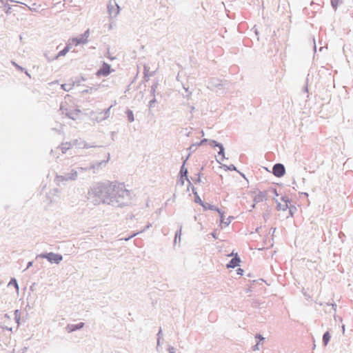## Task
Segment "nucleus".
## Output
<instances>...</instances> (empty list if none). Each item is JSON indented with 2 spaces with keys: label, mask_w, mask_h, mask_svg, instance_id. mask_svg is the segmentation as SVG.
I'll return each mask as SVG.
<instances>
[{
  "label": "nucleus",
  "mask_w": 353,
  "mask_h": 353,
  "mask_svg": "<svg viewBox=\"0 0 353 353\" xmlns=\"http://www.w3.org/2000/svg\"><path fill=\"white\" fill-rule=\"evenodd\" d=\"M179 174H188V170L184 165H181Z\"/></svg>",
  "instance_id": "34"
},
{
  "label": "nucleus",
  "mask_w": 353,
  "mask_h": 353,
  "mask_svg": "<svg viewBox=\"0 0 353 353\" xmlns=\"http://www.w3.org/2000/svg\"><path fill=\"white\" fill-rule=\"evenodd\" d=\"M112 71L114 70L111 69L110 65L103 61L100 69L97 70V75L107 77L112 72Z\"/></svg>",
  "instance_id": "7"
},
{
  "label": "nucleus",
  "mask_w": 353,
  "mask_h": 353,
  "mask_svg": "<svg viewBox=\"0 0 353 353\" xmlns=\"http://www.w3.org/2000/svg\"><path fill=\"white\" fill-rule=\"evenodd\" d=\"M272 174L276 177H282L285 174V168L283 164L277 163L272 167Z\"/></svg>",
  "instance_id": "5"
},
{
  "label": "nucleus",
  "mask_w": 353,
  "mask_h": 353,
  "mask_svg": "<svg viewBox=\"0 0 353 353\" xmlns=\"http://www.w3.org/2000/svg\"><path fill=\"white\" fill-rule=\"evenodd\" d=\"M210 140H211V139H205H205H201V140L200 141V143H201L202 145H203V144H205V143H210Z\"/></svg>",
  "instance_id": "54"
},
{
  "label": "nucleus",
  "mask_w": 353,
  "mask_h": 353,
  "mask_svg": "<svg viewBox=\"0 0 353 353\" xmlns=\"http://www.w3.org/2000/svg\"><path fill=\"white\" fill-rule=\"evenodd\" d=\"M209 87L217 88H223L225 83L223 81L217 79H212L208 83Z\"/></svg>",
  "instance_id": "14"
},
{
  "label": "nucleus",
  "mask_w": 353,
  "mask_h": 353,
  "mask_svg": "<svg viewBox=\"0 0 353 353\" xmlns=\"http://www.w3.org/2000/svg\"><path fill=\"white\" fill-rule=\"evenodd\" d=\"M108 11L110 16L117 17L120 11V6L115 0H110L108 4Z\"/></svg>",
  "instance_id": "6"
},
{
  "label": "nucleus",
  "mask_w": 353,
  "mask_h": 353,
  "mask_svg": "<svg viewBox=\"0 0 353 353\" xmlns=\"http://www.w3.org/2000/svg\"><path fill=\"white\" fill-rule=\"evenodd\" d=\"M125 114L129 122L132 123L134 121V113L131 110L127 109L125 111Z\"/></svg>",
  "instance_id": "24"
},
{
  "label": "nucleus",
  "mask_w": 353,
  "mask_h": 353,
  "mask_svg": "<svg viewBox=\"0 0 353 353\" xmlns=\"http://www.w3.org/2000/svg\"><path fill=\"white\" fill-rule=\"evenodd\" d=\"M152 226V224L150 223H148L143 230H141L140 232H133L131 235H130L128 237H125V241H128L130 240V239H132V237L137 236L138 234L139 233H141V232H145V230H147L148 229H149L150 227Z\"/></svg>",
  "instance_id": "18"
},
{
  "label": "nucleus",
  "mask_w": 353,
  "mask_h": 353,
  "mask_svg": "<svg viewBox=\"0 0 353 353\" xmlns=\"http://www.w3.org/2000/svg\"><path fill=\"white\" fill-rule=\"evenodd\" d=\"M269 213H263V217L265 221L269 219Z\"/></svg>",
  "instance_id": "58"
},
{
  "label": "nucleus",
  "mask_w": 353,
  "mask_h": 353,
  "mask_svg": "<svg viewBox=\"0 0 353 353\" xmlns=\"http://www.w3.org/2000/svg\"><path fill=\"white\" fill-rule=\"evenodd\" d=\"M259 342H257L256 345L252 347L254 351L259 350Z\"/></svg>",
  "instance_id": "60"
},
{
  "label": "nucleus",
  "mask_w": 353,
  "mask_h": 353,
  "mask_svg": "<svg viewBox=\"0 0 353 353\" xmlns=\"http://www.w3.org/2000/svg\"><path fill=\"white\" fill-rule=\"evenodd\" d=\"M218 154L221 157V159L222 161L225 159V150L224 151H221V152H218Z\"/></svg>",
  "instance_id": "53"
},
{
  "label": "nucleus",
  "mask_w": 353,
  "mask_h": 353,
  "mask_svg": "<svg viewBox=\"0 0 353 353\" xmlns=\"http://www.w3.org/2000/svg\"><path fill=\"white\" fill-rule=\"evenodd\" d=\"M194 202H195L196 203H198V204H199V205H201V206H204V203H205V202H204V201H203L201 200V199L200 198V196H199V194H194Z\"/></svg>",
  "instance_id": "32"
},
{
  "label": "nucleus",
  "mask_w": 353,
  "mask_h": 353,
  "mask_svg": "<svg viewBox=\"0 0 353 353\" xmlns=\"http://www.w3.org/2000/svg\"><path fill=\"white\" fill-rule=\"evenodd\" d=\"M210 145L212 148H219V152H221V151H224L225 150L223 145L222 143L215 141V140H210Z\"/></svg>",
  "instance_id": "17"
},
{
  "label": "nucleus",
  "mask_w": 353,
  "mask_h": 353,
  "mask_svg": "<svg viewBox=\"0 0 353 353\" xmlns=\"http://www.w3.org/2000/svg\"><path fill=\"white\" fill-rule=\"evenodd\" d=\"M202 207L204 210H213V211H219V208L214 205H212L211 203H205L204 206H202Z\"/></svg>",
  "instance_id": "23"
},
{
  "label": "nucleus",
  "mask_w": 353,
  "mask_h": 353,
  "mask_svg": "<svg viewBox=\"0 0 353 353\" xmlns=\"http://www.w3.org/2000/svg\"><path fill=\"white\" fill-rule=\"evenodd\" d=\"M331 335L328 331H326L323 335V344L326 346L330 341Z\"/></svg>",
  "instance_id": "21"
},
{
  "label": "nucleus",
  "mask_w": 353,
  "mask_h": 353,
  "mask_svg": "<svg viewBox=\"0 0 353 353\" xmlns=\"http://www.w3.org/2000/svg\"><path fill=\"white\" fill-rule=\"evenodd\" d=\"M14 319L16 321V323H17L18 324H19V321H20V313H19V311L18 310H16L14 311Z\"/></svg>",
  "instance_id": "35"
},
{
  "label": "nucleus",
  "mask_w": 353,
  "mask_h": 353,
  "mask_svg": "<svg viewBox=\"0 0 353 353\" xmlns=\"http://www.w3.org/2000/svg\"><path fill=\"white\" fill-rule=\"evenodd\" d=\"M161 334H162V330H161V328H160L159 332L157 333V347H158L160 345V341H161Z\"/></svg>",
  "instance_id": "41"
},
{
  "label": "nucleus",
  "mask_w": 353,
  "mask_h": 353,
  "mask_svg": "<svg viewBox=\"0 0 353 353\" xmlns=\"http://www.w3.org/2000/svg\"><path fill=\"white\" fill-rule=\"evenodd\" d=\"M182 224H179V229L176 231L174 239V243H176L177 239L179 241H181V236L182 234Z\"/></svg>",
  "instance_id": "19"
},
{
  "label": "nucleus",
  "mask_w": 353,
  "mask_h": 353,
  "mask_svg": "<svg viewBox=\"0 0 353 353\" xmlns=\"http://www.w3.org/2000/svg\"><path fill=\"white\" fill-rule=\"evenodd\" d=\"M92 90V88H90L89 89H85L81 91L82 94L89 93Z\"/></svg>",
  "instance_id": "57"
},
{
  "label": "nucleus",
  "mask_w": 353,
  "mask_h": 353,
  "mask_svg": "<svg viewBox=\"0 0 353 353\" xmlns=\"http://www.w3.org/2000/svg\"><path fill=\"white\" fill-rule=\"evenodd\" d=\"M2 330H8V331L12 332V327H7V326H3V327H2Z\"/></svg>",
  "instance_id": "63"
},
{
  "label": "nucleus",
  "mask_w": 353,
  "mask_h": 353,
  "mask_svg": "<svg viewBox=\"0 0 353 353\" xmlns=\"http://www.w3.org/2000/svg\"><path fill=\"white\" fill-rule=\"evenodd\" d=\"M111 108H112V105L110 107H109L108 108L105 109L103 111L99 112V114L103 115L105 117V119H108L110 117V112Z\"/></svg>",
  "instance_id": "31"
},
{
  "label": "nucleus",
  "mask_w": 353,
  "mask_h": 353,
  "mask_svg": "<svg viewBox=\"0 0 353 353\" xmlns=\"http://www.w3.org/2000/svg\"><path fill=\"white\" fill-rule=\"evenodd\" d=\"M157 102L156 97H153L150 101L148 104L149 109L150 110L154 107V104Z\"/></svg>",
  "instance_id": "36"
},
{
  "label": "nucleus",
  "mask_w": 353,
  "mask_h": 353,
  "mask_svg": "<svg viewBox=\"0 0 353 353\" xmlns=\"http://www.w3.org/2000/svg\"><path fill=\"white\" fill-rule=\"evenodd\" d=\"M88 199L94 205L107 203L115 208H123L130 203V192L123 183H99L90 188Z\"/></svg>",
  "instance_id": "1"
},
{
  "label": "nucleus",
  "mask_w": 353,
  "mask_h": 353,
  "mask_svg": "<svg viewBox=\"0 0 353 353\" xmlns=\"http://www.w3.org/2000/svg\"><path fill=\"white\" fill-rule=\"evenodd\" d=\"M90 32L87 30L83 34H81L79 37H75L72 39V42L75 43L76 46L81 43H86L88 42V38L89 37Z\"/></svg>",
  "instance_id": "9"
},
{
  "label": "nucleus",
  "mask_w": 353,
  "mask_h": 353,
  "mask_svg": "<svg viewBox=\"0 0 353 353\" xmlns=\"http://www.w3.org/2000/svg\"><path fill=\"white\" fill-rule=\"evenodd\" d=\"M143 74H144V77H143L144 80L148 81L149 80V77L154 75V72L149 73V68L147 65H144Z\"/></svg>",
  "instance_id": "20"
},
{
  "label": "nucleus",
  "mask_w": 353,
  "mask_h": 353,
  "mask_svg": "<svg viewBox=\"0 0 353 353\" xmlns=\"http://www.w3.org/2000/svg\"><path fill=\"white\" fill-rule=\"evenodd\" d=\"M159 85L158 81H156L152 84L150 89V95L153 97H156V90L157 89V87Z\"/></svg>",
  "instance_id": "28"
},
{
  "label": "nucleus",
  "mask_w": 353,
  "mask_h": 353,
  "mask_svg": "<svg viewBox=\"0 0 353 353\" xmlns=\"http://www.w3.org/2000/svg\"><path fill=\"white\" fill-rule=\"evenodd\" d=\"M32 264H33V261H29L27 264V267H26V269H28L30 268L31 266H32Z\"/></svg>",
  "instance_id": "64"
},
{
  "label": "nucleus",
  "mask_w": 353,
  "mask_h": 353,
  "mask_svg": "<svg viewBox=\"0 0 353 353\" xmlns=\"http://www.w3.org/2000/svg\"><path fill=\"white\" fill-rule=\"evenodd\" d=\"M187 182H188L187 191H189L190 189H191V188H192L194 185H192V183L190 179H189V181H187Z\"/></svg>",
  "instance_id": "55"
},
{
  "label": "nucleus",
  "mask_w": 353,
  "mask_h": 353,
  "mask_svg": "<svg viewBox=\"0 0 353 353\" xmlns=\"http://www.w3.org/2000/svg\"><path fill=\"white\" fill-rule=\"evenodd\" d=\"M221 168H223L225 170H230V171H236L239 172L236 166L233 164H231L230 165H227L225 164H222Z\"/></svg>",
  "instance_id": "29"
},
{
  "label": "nucleus",
  "mask_w": 353,
  "mask_h": 353,
  "mask_svg": "<svg viewBox=\"0 0 353 353\" xmlns=\"http://www.w3.org/2000/svg\"><path fill=\"white\" fill-rule=\"evenodd\" d=\"M110 158V153H108L106 159H104L101 161L93 163L92 165L91 168L92 169H94V170H98L99 169L101 168L102 166H105L107 163L109 161Z\"/></svg>",
  "instance_id": "13"
},
{
  "label": "nucleus",
  "mask_w": 353,
  "mask_h": 353,
  "mask_svg": "<svg viewBox=\"0 0 353 353\" xmlns=\"http://www.w3.org/2000/svg\"><path fill=\"white\" fill-rule=\"evenodd\" d=\"M272 192L274 196H278L279 193L277 192V190L275 188L271 187L269 188V190L267 191V192Z\"/></svg>",
  "instance_id": "39"
},
{
  "label": "nucleus",
  "mask_w": 353,
  "mask_h": 353,
  "mask_svg": "<svg viewBox=\"0 0 353 353\" xmlns=\"http://www.w3.org/2000/svg\"><path fill=\"white\" fill-rule=\"evenodd\" d=\"M232 255L233 256V258L227 264L226 267L228 268H235L239 266L241 263V259L237 253L234 254V252H232Z\"/></svg>",
  "instance_id": "10"
},
{
  "label": "nucleus",
  "mask_w": 353,
  "mask_h": 353,
  "mask_svg": "<svg viewBox=\"0 0 353 353\" xmlns=\"http://www.w3.org/2000/svg\"><path fill=\"white\" fill-rule=\"evenodd\" d=\"M8 286H14L16 290L19 291V285L17 280L15 278H11L10 282L8 283Z\"/></svg>",
  "instance_id": "27"
},
{
  "label": "nucleus",
  "mask_w": 353,
  "mask_h": 353,
  "mask_svg": "<svg viewBox=\"0 0 353 353\" xmlns=\"http://www.w3.org/2000/svg\"><path fill=\"white\" fill-rule=\"evenodd\" d=\"M267 191H259V193L253 196V201L256 203L267 200Z\"/></svg>",
  "instance_id": "12"
},
{
  "label": "nucleus",
  "mask_w": 353,
  "mask_h": 353,
  "mask_svg": "<svg viewBox=\"0 0 353 353\" xmlns=\"http://www.w3.org/2000/svg\"><path fill=\"white\" fill-rule=\"evenodd\" d=\"M243 272H244V270L243 269H241V268H238L236 270V274L238 275H241V276L243 275Z\"/></svg>",
  "instance_id": "56"
},
{
  "label": "nucleus",
  "mask_w": 353,
  "mask_h": 353,
  "mask_svg": "<svg viewBox=\"0 0 353 353\" xmlns=\"http://www.w3.org/2000/svg\"><path fill=\"white\" fill-rule=\"evenodd\" d=\"M250 282L252 283V284H254V283H260V284H261L263 282H264V280L261 279H259V280H253V281H251Z\"/></svg>",
  "instance_id": "48"
},
{
  "label": "nucleus",
  "mask_w": 353,
  "mask_h": 353,
  "mask_svg": "<svg viewBox=\"0 0 353 353\" xmlns=\"http://www.w3.org/2000/svg\"><path fill=\"white\" fill-rule=\"evenodd\" d=\"M234 219V216H228V218L227 219V221H224L223 222V224L224 225V226H228L229 224L231 223L232 220H233Z\"/></svg>",
  "instance_id": "40"
},
{
  "label": "nucleus",
  "mask_w": 353,
  "mask_h": 353,
  "mask_svg": "<svg viewBox=\"0 0 353 353\" xmlns=\"http://www.w3.org/2000/svg\"><path fill=\"white\" fill-rule=\"evenodd\" d=\"M12 64L19 71L21 72H24L26 73V75L29 76L30 77V74L28 72L27 70L24 68H23L22 66L18 65L16 62L12 61H11Z\"/></svg>",
  "instance_id": "26"
},
{
  "label": "nucleus",
  "mask_w": 353,
  "mask_h": 353,
  "mask_svg": "<svg viewBox=\"0 0 353 353\" xmlns=\"http://www.w3.org/2000/svg\"><path fill=\"white\" fill-rule=\"evenodd\" d=\"M192 180H193V182L195 184L200 183H203V181L201 180V177H197L196 179H192Z\"/></svg>",
  "instance_id": "50"
},
{
  "label": "nucleus",
  "mask_w": 353,
  "mask_h": 353,
  "mask_svg": "<svg viewBox=\"0 0 353 353\" xmlns=\"http://www.w3.org/2000/svg\"><path fill=\"white\" fill-rule=\"evenodd\" d=\"M275 203H276V210H283V211H285L288 208V204H283L282 205L281 203H279L277 199H274Z\"/></svg>",
  "instance_id": "22"
},
{
  "label": "nucleus",
  "mask_w": 353,
  "mask_h": 353,
  "mask_svg": "<svg viewBox=\"0 0 353 353\" xmlns=\"http://www.w3.org/2000/svg\"><path fill=\"white\" fill-rule=\"evenodd\" d=\"M93 119L96 120L97 122L102 121L105 119V117L103 115H100L99 112L97 114L96 117L93 118Z\"/></svg>",
  "instance_id": "38"
},
{
  "label": "nucleus",
  "mask_w": 353,
  "mask_h": 353,
  "mask_svg": "<svg viewBox=\"0 0 353 353\" xmlns=\"http://www.w3.org/2000/svg\"><path fill=\"white\" fill-rule=\"evenodd\" d=\"M84 325L85 323L83 322H80L77 324H68L67 326L65 327V329L68 333H71L82 329L84 327Z\"/></svg>",
  "instance_id": "11"
},
{
  "label": "nucleus",
  "mask_w": 353,
  "mask_h": 353,
  "mask_svg": "<svg viewBox=\"0 0 353 353\" xmlns=\"http://www.w3.org/2000/svg\"><path fill=\"white\" fill-rule=\"evenodd\" d=\"M8 1L6 0H1L0 1V8H3L5 12L7 14H11L12 12V7L10 4L8 3Z\"/></svg>",
  "instance_id": "15"
},
{
  "label": "nucleus",
  "mask_w": 353,
  "mask_h": 353,
  "mask_svg": "<svg viewBox=\"0 0 353 353\" xmlns=\"http://www.w3.org/2000/svg\"><path fill=\"white\" fill-rule=\"evenodd\" d=\"M44 56H45V57L46 58V59L48 60V62H50V61H54V59H52V58H53L54 57H50V56H48V54H47V53H45V54H44Z\"/></svg>",
  "instance_id": "52"
},
{
  "label": "nucleus",
  "mask_w": 353,
  "mask_h": 353,
  "mask_svg": "<svg viewBox=\"0 0 353 353\" xmlns=\"http://www.w3.org/2000/svg\"><path fill=\"white\" fill-rule=\"evenodd\" d=\"M281 200L284 202V204H288L291 203V200L288 196H282L281 197Z\"/></svg>",
  "instance_id": "37"
},
{
  "label": "nucleus",
  "mask_w": 353,
  "mask_h": 353,
  "mask_svg": "<svg viewBox=\"0 0 353 353\" xmlns=\"http://www.w3.org/2000/svg\"><path fill=\"white\" fill-rule=\"evenodd\" d=\"M60 110L62 111V114L72 120H76L81 113V110L79 109H69L68 108H65L63 104L60 106Z\"/></svg>",
  "instance_id": "3"
},
{
  "label": "nucleus",
  "mask_w": 353,
  "mask_h": 353,
  "mask_svg": "<svg viewBox=\"0 0 353 353\" xmlns=\"http://www.w3.org/2000/svg\"><path fill=\"white\" fill-rule=\"evenodd\" d=\"M288 209H289V214L291 216H293L294 214L297 211L296 206L293 205H290V206H288Z\"/></svg>",
  "instance_id": "33"
},
{
  "label": "nucleus",
  "mask_w": 353,
  "mask_h": 353,
  "mask_svg": "<svg viewBox=\"0 0 353 353\" xmlns=\"http://www.w3.org/2000/svg\"><path fill=\"white\" fill-rule=\"evenodd\" d=\"M72 144L70 143L66 142L65 143H62L61 145V150L63 153H65L70 148Z\"/></svg>",
  "instance_id": "30"
},
{
  "label": "nucleus",
  "mask_w": 353,
  "mask_h": 353,
  "mask_svg": "<svg viewBox=\"0 0 353 353\" xmlns=\"http://www.w3.org/2000/svg\"><path fill=\"white\" fill-rule=\"evenodd\" d=\"M78 174L77 172L74 170H72L70 172L65 173L63 175L57 176L56 180L58 182L68 181V180H75L77 178Z\"/></svg>",
  "instance_id": "4"
},
{
  "label": "nucleus",
  "mask_w": 353,
  "mask_h": 353,
  "mask_svg": "<svg viewBox=\"0 0 353 353\" xmlns=\"http://www.w3.org/2000/svg\"><path fill=\"white\" fill-rule=\"evenodd\" d=\"M252 30H254V33L256 34V36L257 37V41L259 40V30H257V28H256V26H254L253 28H252Z\"/></svg>",
  "instance_id": "51"
},
{
  "label": "nucleus",
  "mask_w": 353,
  "mask_h": 353,
  "mask_svg": "<svg viewBox=\"0 0 353 353\" xmlns=\"http://www.w3.org/2000/svg\"><path fill=\"white\" fill-rule=\"evenodd\" d=\"M196 149L197 148L195 147V145H193L192 143L187 150H189V153L192 154Z\"/></svg>",
  "instance_id": "43"
},
{
  "label": "nucleus",
  "mask_w": 353,
  "mask_h": 353,
  "mask_svg": "<svg viewBox=\"0 0 353 353\" xmlns=\"http://www.w3.org/2000/svg\"><path fill=\"white\" fill-rule=\"evenodd\" d=\"M219 214V216H220V220H221V222L223 223V222H224V212H223L220 208H219V211H216Z\"/></svg>",
  "instance_id": "42"
},
{
  "label": "nucleus",
  "mask_w": 353,
  "mask_h": 353,
  "mask_svg": "<svg viewBox=\"0 0 353 353\" xmlns=\"http://www.w3.org/2000/svg\"><path fill=\"white\" fill-rule=\"evenodd\" d=\"M343 3V0H330L331 6L334 10H336L339 6L342 4Z\"/></svg>",
  "instance_id": "25"
},
{
  "label": "nucleus",
  "mask_w": 353,
  "mask_h": 353,
  "mask_svg": "<svg viewBox=\"0 0 353 353\" xmlns=\"http://www.w3.org/2000/svg\"><path fill=\"white\" fill-rule=\"evenodd\" d=\"M176 183L178 185H179L181 186H183L184 183H185V181L183 180V179L179 178Z\"/></svg>",
  "instance_id": "47"
},
{
  "label": "nucleus",
  "mask_w": 353,
  "mask_h": 353,
  "mask_svg": "<svg viewBox=\"0 0 353 353\" xmlns=\"http://www.w3.org/2000/svg\"><path fill=\"white\" fill-rule=\"evenodd\" d=\"M183 88L185 90V92H188L187 95L185 96L186 97H189L190 95L192 94L191 92H189L188 90V88H185V86H183Z\"/></svg>",
  "instance_id": "61"
},
{
  "label": "nucleus",
  "mask_w": 353,
  "mask_h": 353,
  "mask_svg": "<svg viewBox=\"0 0 353 353\" xmlns=\"http://www.w3.org/2000/svg\"><path fill=\"white\" fill-rule=\"evenodd\" d=\"M210 235L215 239H217V236H216V230H214L211 234Z\"/></svg>",
  "instance_id": "59"
},
{
  "label": "nucleus",
  "mask_w": 353,
  "mask_h": 353,
  "mask_svg": "<svg viewBox=\"0 0 353 353\" xmlns=\"http://www.w3.org/2000/svg\"><path fill=\"white\" fill-rule=\"evenodd\" d=\"M168 350L169 353H175V348L171 345H168Z\"/></svg>",
  "instance_id": "49"
},
{
  "label": "nucleus",
  "mask_w": 353,
  "mask_h": 353,
  "mask_svg": "<svg viewBox=\"0 0 353 353\" xmlns=\"http://www.w3.org/2000/svg\"><path fill=\"white\" fill-rule=\"evenodd\" d=\"M322 80L324 79L325 81L323 83L325 85V87L326 88V90L330 91V88H334V77L332 75L330 72H327L325 74V77H321Z\"/></svg>",
  "instance_id": "8"
},
{
  "label": "nucleus",
  "mask_w": 353,
  "mask_h": 353,
  "mask_svg": "<svg viewBox=\"0 0 353 353\" xmlns=\"http://www.w3.org/2000/svg\"><path fill=\"white\" fill-rule=\"evenodd\" d=\"M255 338H256V339H259V341H258V342H259V343H260L261 341H264V339H265V338H264L261 334H256V335H255Z\"/></svg>",
  "instance_id": "45"
},
{
  "label": "nucleus",
  "mask_w": 353,
  "mask_h": 353,
  "mask_svg": "<svg viewBox=\"0 0 353 353\" xmlns=\"http://www.w3.org/2000/svg\"><path fill=\"white\" fill-rule=\"evenodd\" d=\"M61 88L63 90L68 92L71 89L72 87H71L70 84L64 83V84H62Z\"/></svg>",
  "instance_id": "44"
},
{
  "label": "nucleus",
  "mask_w": 353,
  "mask_h": 353,
  "mask_svg": "<svg viewBox=\"0 0 353 353\" xmlns=\"http://www.w3.org/2000/svg\"><path fill=\"white\" fill-rule=\"evenodd\" d=\"M71 48V44L70 43H68V44H66V46L64 47V48L63 50H61V51H59L53 58L52 59H59V57H63V56H65L70 50V49Z\"/></svg>",
  "instance_id": "16"
},
{
  "label": "nucleus",
  "mask_w": 353,
  "mask_h": 353,
  "mask_svg": "<svg viewBox=\"0 0 353 353\" xmlns=\"http://www.w3.org/2000/svg\"><path fill=\"white\" fill-rule=\"evenodd\" d=\"M191 190L192 192V194L194 195V194H197V191H196V189L194 186H193L192 188H191Z\"/></svg>",
  "instance_id": "62"
},
{
  "label": "nucleus",
  "mask_w": 353,
  "mask_h": 353,
  "mask_svg": "<svg viewBox=\"0 0 353 353\" xmlns=\"http://www.w3.org/2000/svg\"><path fill=\"white\" fill-rule=\"evenodd\" d=\"M37 258L46 259L50 263L59 264L63 260V256L59 253L43 252L37 256Z\"/></svg>",
  "instance_id": "2"
},
{
  "label": "nucleus",
  "mask_w": 353,
  "mask_h": 353,
  "mask_svg": "<svg viewBox=\"0 0 353 353\" xmlns=\"http://www.w3.org/2000/svg\"><path fill=\"white\" fill-rule=\"evenodd\" d=\"M179 178L183 179V180L189 181V176L188 174H179Z\"/></svg>",
  "instance_id": "46"
}]
</instances>
